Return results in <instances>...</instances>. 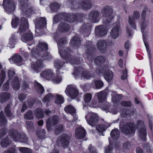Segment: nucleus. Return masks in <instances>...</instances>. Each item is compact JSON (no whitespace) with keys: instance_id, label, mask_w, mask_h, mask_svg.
Listing matches in <instances>:
<instances>
[{"instance_id":"7ed1b4c3","label":"nucleus","mask_w":153,"mask_h":153,"mask_svg":"<svg viewBox=\"0 0 153 153\" xmlns=\"http://www.w3.org/2000/svg\"><path fill=\"white\" fill-rule=\"evenodd\" d=\"M113 12L112 8L109 6H105L102 8L101 13L105 17L103 20L106 23L110 22L114 18Z\"/></svg>"},{"instance_id":"5701e85b","label":"nucleus","mask_w":153,"mask_h":153,"mask_svg":"<svg viewBox=\"0 0 153 153\" xmlns=\"http://www.w3.org/2000/svg\"><path fill=\"white\" fill-rule=\"evenodd\" d=\"M92 3L90 0H83L81 3L82 8L85 10L91 9L92 7Z\"/></svg>"},{"instance_id":"0e129e2a","label":"nucleus","mask_w":153,"mask_h":153,"mask_svg":"<svg viewBox=\"0 0 153 153\" xmlns=\"http://www.w3.org/2000/svg\"><path fill=\"white\" fill-rule=\"evenodd\" d=\"M122 75L121 76V78L122 79L124 80L127 78V71L126 69H125L122 73Z\"/></svg>"},{"instance_id":"0eeeda50","label":"nucleus","mask_w":153,"mask_h":153,"mask_svg":"<svg viewBox=\"0 0 153 153\" xmlns=\"http://www.w3.org/2000/svg\"><path fill=\"white\" fill-rule=\"evenodd\" d=\"M120 19L119 17H117V23L114 24V26L111 32V36L114 39H117L119 36L120 31Z\"/></svg>"},{"instance_id":"c756f323","label":"nucleus","mask_w":153,"mask_h":153,"mask_svg":"<svg viewBox=\"0 0 153 153\" xmlns=\"http://www.w3.org/2000/svg\"><path fill=\"white\" fill-rule=\"evenodd\" d=\"M106 59L105 56L100 55L94 59V62L97 65H100L104 63Z\"/></svg>"},{"instance_id":"603ef678","label":"nucleus","mask_w":153,"mask_h":153,"mask_svg":"<svg viewBox=\"0 0 153 153\" xmlns=\"http://www.w3.org/2000/svg\"><path fill=\"white\" fill-rule=\"evenodd\" d=\"M20 8L22 10H24V8H26L27 7V1H21L19 3Z\"/></svg>"},{"instance_id":"5fc2aeb1","label":"nucleus","mask_w":153,"mask_h":153,"mask_svg":"<svg viewBox=\"0 0 153 153\" xmlns=\"http://www.w3.org/2000/svg\"><path fill=\"white\" fill-rule=\"evenodd\" d=\"M59 6L58 3L55 2L50 5V8L53 11H56L59 8Z\"/></svg>"},{"instance_id":"09e8293b","label":"nucleus","mask_w":153,"mask_h":153,"mask_svg":"<svg viewBox=\"0 0 153 153\" xmlns=\"http://www.w3.org/2000/svg\"><path fill=\"white\" fill-rule=\"evenodd\" d=\"M19 150L22 153H32L31 150L26 147H20L19 148Z\"/></svg>"},{"instance_id":"de8ad7c7","label":"nucleus","mask_w":153,"mask_h":153,"mask_svg":"<svg viewBox=\"0 0 153 153\" xmlns=\"http://www.w3.org/2000/svg\"><path fill=\"white\" fill-rule=\"evenodd\" d=\"M95 84V88L97 89L100 88L103 86V82L101 80H95L94 81Z\"/></svg>"},{"instance_id":"052dcab7","label":"nucleus","mask_w":153,"mask_h":153,"mask_svg":"<svg viewBox=\"0 0 153 153\" xmlns=\"http://www.w3.org/2000/svg\"><path fill=\"white\" fill-rule=\"evenodd\" d=\"M14 72L11 70H9L8 72V76L9 78V79L7 80V84L9 83L10 80L11 79L13 76L14 75Z\"/></svg>"},{"instance_id":"680f3d73","label":"nucleus","mask_w":153,"mask_h":153,"mask_svg":"<svg viewBox=\"0 0 153 153\" xmlns=\"http://www.w3.org/2000/svg\"><path fill=\"white\" fill-rule=\"evenodd\" d=\"M53 97L51 94H48L43 99V102H48L51 100Z\"/></svg>"},{"instance_id":"39448f33","label":"nucleus","mask_w":153,"mask_h":153,"mask_svg":"<svg viewBox=\"0 0 153 153\" xmlns=\"http://www.w3.org/2000/svg\"><path fill=\"white\" fill-rule=\"evenodd\" d=\"M88 123L92 126H94L98 121V117L96 114L90 112L85 117Z\"/></svg>"},{"instance_id":"4468645a","label":"nucleus","mask_w":153,"mask_h":153,"mask_svg":"<svg viewBox=\"0 0 153 153\" xmlns=\"http://www.w3.org/2000/svg\"><path fill=\"white\" fill-rule=\"evenodd\" d=\"M21 24L17 32L20 33L25 32L28 28V23L27 19L24 17H22L21 20Z\"/></svg>"},{"instance_id":"cd10ccee","label":"nucleus","mask_w":153,"mask_h":153,"mask_svg":"<svg viewBox=\"0 0 153 153\" xmlns=\"http://www.w3.org/2000/svg\"><path fill=\"white\" fill-rule=\"evenodd\" d=\"M10 97V93L7 92L1 93L0 95V102L2 103L8 100Z\"/></svg>"},{"instance_id":"423d86ee","label":"nucleus","mask_w":153,"mask_h":153,"mask_svg":"<svg viewBox=\"0 0 153 153\" xmlns=\"http://www.w3.org/2000/svg\"><path fill=\"white\" fill-rule=\"evenodd\" d=\"M137 127L138 128H140L139 131L140 137L143 140H145L146 136V131L144 123L142 121L138 120Z\"/></svg>"},{"instance_id":"f257e3e1","label":"nucleus","mask_w":153,"mask_h":153,"mask_svg":"<svg viewBox=\"0 0 153 153\" xmlns=\"http://www.w3.org/2000/svg\"><path fill=\"white\" fill-rule=\"evenodd\" d=\"M67 42V38L66 37H64L60 39L58 43L59 52L61 56L62 57L64 58L67 62L70 61L72 64H77L79 63L80 61V59H76V58L73 59L71 57V56L69 54V52L71 51L69 49L67 48L62 51H60L61 47L62 46V44H65Z\"/></svg>"},{"instance_id":"ea45409f","label":"nucleus","mask_w":153,"mask_h":153,"mask_svg":"<svg viewBox=\"0 0 153 153\" xmlns=\"http://www.w3.org/2000/svg\"><path fill=\"white\" fill-rule=\"evenodd\" d=\"M111 135L112 138L115 140L117 139L119 137V131L117 129L112 130L111 133Z\"/></svg>"},{"instance_id":"f3484780","label":"nucleus","mask_w":153,"mask_h":153,"mask_svg":"<svg viewBox=\"0 0 153 153\" xmlns=\"http://www.w3.org/2000/svg\"><path fill=\"white\" fill-rule=\"evenodd\" d=\"M107 43L103 40H99L97 43L98 49L102 53H105L106 51Z\"/></svg>"},{"instance_id":"7c9ffc66","label":"nucleus","mask_w":153,"mask_h":153,"mask_svg":"<svg viewBox=\"0 0 153 153\" xmlns=\"http://www.w3.org/2000/svg\"><path fill=\"white\" fill-rule=\"evenodd\" d=\"M22 59L21 56L19 55L16 54L13 56L12 58L10 59V61L12 64L19 63L22 62Z\"/></svg>"},{"instance_id":"f03ea898","label":"nucleus","mask_w":153,"mask_h":153,"mask_svg":"<svg viewBox=\"0 0 153 153\" xmlns=\"http://www.w3.org/2000/svg\"><path fill=\"white\" fill-rule=\"evenodd\" d=\"M75 72L73 74H77L79 73L81 74V79H90L94 77V75L92 71H87L81 67L77 66L75 67Z\"/></svg>"},{"instance_id":"3c124183","label":"nucleus","mask_w":153,"mask_h":153,"mask_svg":"<svg viewBox=\"0 0 153 153\" xmlns=\"http://www.w3.org/2000/svg\"><path fill=\"white\" fill-rule=\"evenodd\" d=\"M6 120L2 112H0V125H4L6 123Z\"/></svg>"},{"instance_id":"a19ab883","label":"nucleus","mask_w":153,"mask_h":153,"mask_svg":"<svg viewBox=\"0 0 153 153\" xmlns=\"http://www.w3.org/2000/svg\"><path fill=\"white\" fill-rule=\"evenodd\" d=\"M64 110L65 112L71 114L74 113L76 112L75 109L71 105H68L65 107L64 108Z\"/></svg>"},{"instance_id":"4be33fe9","label":"nucleus","mask_w":153,"mask_h":153,"mask_svg":"<svg viewBox=\"0 0 153 153\" xmlns=\"http://www.w3.org/2000/svg\"><path fill=\"white\" fill-rule=\"evenodd\" d=\"M146 12L145 11H143L141 14V17H142L141 27V31L143 33V38L144 37V34L143 33V30L144 29L149 25V22L147 20L144 19L146 17Z\"/></svg>"},{"instance_id":"1a4fd4ad","label":"nucleus","mask_w":153,"mask_h":153,"mask_svg":"<svg viewBox=\"0 0 153 153\" xmlns=\"http://www.w3.org/2000/svg\"><path fill=\"white\" fill-rule=\"evenodd\" d=\"M70 140L69 137L66 134H63L60 136L57 139V144L63 148L67 147Z\"/></svg>"},{"instance_id":"aec40b11","label":"nucleus","mask_w":153,"mask_h":153,"mask_svg":"<svg viewBox=\"0 0 153 153\" xmlns=\"http://www.w3.org/2000/svg\"><path fill=\"white\" fill-rule=\"evenodd\" d=\"M41 76L48 80L51 79L53 75V73L52 70L50 69L45 70L41 74Z\"/></svg>"},{"instance_id":"c03bdc74","label":"nucleus","mask_w":153,"mask_h":153,"mask_svg":"<svg viewBox=\"0 0 153 153\" xmlns=\"http://www.w3.org/2000/svg\"><path fill=\"white\" fill-rule=\"evenodd\" d=\"M90 45H88L86 46V48H87V51L86 52L88 54H91V53L93 52L94 50L95 49L94 47L93 46L90 42H88Z\"/></svg>"},{"instance_id":"c9c22d12","label":"nucleus","mask_w":153,"mask_h":153,"mask_svg":"<svg viewBox=\"0 0 153 153\" xmlns=\"http://www.w3.org/2000/svg\"><path fill=\"white\" fill-rule=\"evenodd\" d=\"M11 84L13 87L16 90H18L19 89L20 86L17 77H14V78Z\"/></svg>"},{"instance_id":"6e6d98bb","label":"nucleus","mask_w":153,"mask_h":153,"mask_svg":"<svg viewBox=\"0 0 153 153\" xmlns=\"http://www.w3.org/2000/svg\"><path fill=\"white\" fill-rule=\"evenodd\" d=\"M19 19L17 18L12 19L11 22L12 27L13 28H16L17 25L19 24Z\"/></svg>"},{"instance_id":"864d4df0","label":"nucleus","mask_w":153,"mask_h":153,"mask_svg":"<svg viewBox=\"0 0 153 153\" xmlns=\"http://www.w3.org/2000/svg\"><path fill=\"white\" fill-rule=\"evenodd\" d=\"M52 82L56 84H58L60 83L62 80V78L60 76H58L54 78L53 79L52 78L51 79Z\"/></svg>"},{"instance_id":"bb28decb","label":"nucleus","mask_w":153,"mask_h":153,"mask_svg":"<svg viewBox=\"0 0 153 153\" xmlns=\"http://www.w3.org/2000/svg\"><path fill=\"white\" fill-rule=\"evenodd\" d=\"M95 94L97 95V96L99 102H102L105 100L107 95V93L106 91L105 90L97 93Z\"/></svg>"},{"instance_id":"393cba45","label":"nucleus","mask_w":153,"mask_h":153,"mask_svg":"<svg viewBox=\"0 0 153 153\" xmlns=\"http://www.w3.org/2000/svg\"><path fill=\"white\" fill-rule=\"evenodd\" d=\"M70 29V26L67 23L61 22L59 25L58 30L61 32H65L68 31Z\"/></svg>"},{"instance_id":"412c9836","label":"nucleus","mask_w":153,"mask_h":153,"mask_svg":"<svg viewBox=\"0 0 153 153\" xmlns=\"http://www.w3.org/2000/svg\"><path fill=\"white\" fill-rule=\"evenodd\" d=\"M43 66L42 61L41 60H38L36 62L32 63L31 67L34 70L38 73L40 71L41 68Z\"/></svg>"},{"instance_id":"6e6552de","label":"nucleus","mask_w":153,"mask_h":153,"mask_svg":"<svg viewBox=\"0 0 153 153\" xmlns=\"http://www.w3.org/2000/svg\"><path fill=\"white\" fill-rule=\"evenodd\" d=\"M66 94L71 98L76 97L79 94V92L76 88L73 85H68L65 90Z\"/></svg>"},{"instance_id":"f8f14e48","label":"nucleus","mask_w":153,"mask_h":153,"mask_svg":"<svg viewBox=\"0 0 153 153\" xmlns=\"http://www.w3.org/2000/svg\"><path fill=\"white\" fill-rule=\"evenodd\" d=\"M3 4L4 9L7 11L11 12L15 8V4L11 0H4Z\"/></svg>"},{"instance_id":"a878e982","label":"nucleus","mask_w":153,"mask_h":153,"mask_svg":"<svg viewBox=\"0 0 153 153\" xmlns=\"http://www.w3.org/2000/svg\"><path fill=\"white\" fill-rule=\"evenodd\" d=\"M33 38V36L30 31L25 33L22 36L21 39L23 42H26L32 40Z\"/></svg>"},{"instance_id":"4c0bfd02","label":"nucleus","mask_w":153,"mask_h":153,"mask_svg":"<svg viewBox=\"0 0 153 153\" xmlns=\"http://www.w3.org/2000/svg\"><path fill=\"white\" fill-rule=\"evenodd\" d=\"M109 126V125L105 124H100L96 126V130L99 132H102Z\"/></svg>"},{"instance_id":"338daca9","label":"nucleus","mask_w":153,"mask_h":153,"mask_svg":"<svg viewBox=\"0 0 153 153\" xmlns=\"http://www.w3.org/2000/svg\"><path fill=\"white\" fill-rule=\"evenodd\" d=\"M7 133L6 130L5 129H2L0 130V138H1Z\"/></svg>"},{"instance_id":"e433bc0d","label":"nucleus","mask_w":153,"mask_h":153,"mask_svg":"<svg viewBox=\"0 0 153 153\" xmlns=\"http://www.w3.org/2000/svg\"><path fill=\"white\" fill-rule=\"evenodd\" d=\"M34 87L36 91L39 94H42L44 91V89L42 86L38 82H35Z\"/></svg>"},{"instance_id":"79ce46f5","label":"nucleus","mask_w":153,"mask_h":153,"mask_svg":"<svg viewBox=\"0 0 153 153\" xmlns=\"http://www.w3.org/2000/svg\"><path fill=\"white\" fill-rule=\"evenodd\" d=\"M10 104L7 105L4 109L6 114L8 117H11L13 115V114L10 110Z\"/></svg>"},{"instance_id":"b1692460","label":"nucleus","mask_w":153,"mask_h":153,"mask_svg":"<svg viewBox=\"0 0 153 153\" xmlns=\"http://www.w3.org/2000/svg\"><path fill=\"white\" fill-rule=\"evenodd\" d=\"M36 27H39L40 28L45 27L46 25L47 22L45 19L44 18H40L34 22Z\"/></svg>"},{"instance_id":"37998d69","label":"nucleus","mask_w":153,"mask_h":153,"mask_svg":"<svg viewBox=\"0 0 153 153\" xmlns=\"http://www.w3.org/2000/svg\"><path fill=\"white\" fill-rule=\"evenodd\" d=\"M24 118L26 120H31L33 118L32 112L30 111H28L25 113L24 116Z\"/></svg>"},{"instance_id":"ddd939ff","label":"nucleus","mask_w":153,"mask_h":153,"mask_svg":"<svg viewBox=\"0 0 153 153\" xmlns=\"http://www.w3.org/2000/svg\"><path fill=\"white\" fill-rule=\"evenodd\" d=\"M59 122L58 117L57 116H54L49 118L46 121V125L48 131L51 129V126H54L57 124Z\"/></svg>"},{"instance_id":"a18cd8bd","label":"nucleus","mask_w":153,"mask_h":153,"mask_svg":"<svg viewBox=\"0 0 153 153\" xmlns=\"http://www.w3.org/2000/svg\"><path fill=\"white\" fill-rule=\"evenodd\" d=\"M16 37L14 36H12L11 38L9 39V46L11 48H13L15 47Z\"/></svg>"},{"instance_id":"72a5a7b5","label":"nucleus","mask_w":153,"mask_h":153,"mask_svg":"<svg viewBox=\"0 0 153 153\" xmlns=\"http://www.w3.org/2000/svg\"><path fill=\"white\" fill-rule=\"evenodd\" d=\"M48 49V45L45 43L39 42L37 45V50L39 51H46Z\"/></svg>"},{"instance_id":"c85d7f7f","label":"nucleus","mask_w":153,"mask_h":153,"mask_svg":"<svg viewBox=\"0 0 153 153\" xmlns=\"http://www.w3.org/2000/svg\"><path fill=\"white\" fill-rule=\"evenodd\" d=\"M64 64V62H62L59 60H56L54 62V65L55 67L58 69L56 71L58 72V73H61L60 70L62 68Z\"/></svg>"},{"instance_id":"58836bf2","label":"nucleus","mask_w":153,"mask_h":153,"mask_svg":"<svg viewBox=\"0 0 153 153\" xmlns=\"http://www.w3.org/2000/svg\"><path fill=\"white\" fill-rule=\"evenodd\" d=\"M55 96V102L56 103L60 104L64 102V98L62 95L56 94Z\"/></svg>"},{"instance_id":"2eb2a0df","label":"nucleus","mask_w":153,"mask_h":153,"mask_svg":"<svg viewBox=\"0 0 153 153\" xmlns=\"http://www.w3.org/2000/svg\"><path fill=\"white\" fill-rule=\"evenodd\" d=\"M9 135L15 141L18 142L21 139V136L18 131L14 129L10 130L9 132Z\"/></svg>"},{"instance_id":"8fccbe9b","label":"nucleus","mask_w":153,"mask_h":153,"mask_svg":"<svg viewBox=\"0 0 153 153\" xmlns=\"http://www.w3.org/2000/svg\"><path fill=\"white\" fill-rule=\"evenodd\" d=\"M5 72L3 70H2L0 74V87L5 79Z\"/></svg>"},{"instance_id":"774afa93","label":"nucleus","mask_w":153,"mask_h":153,"mask_svg":"<svg viewBox=\"0 0 153 153\" xmlns=\"http://www.w3.org/2000/svg\"><path fill=\"white\" fill-rule=\"evenodd\" d=\"M16 150L13 147L5 151L4 153H15Z\"/></svg>"},{"instance_id":"4d7b16f0","label":"nucleus","mask_w":153,"mask_h":153,"mask_svg":"<svg viewBox=\"0 0 153 153\" xmlns=\"http://www.w3.org/2000/svg\"><path fill=\"white\" fill-rule=\"evenodd\" d=\"M113 148V146L112 144H110L109 145L105 148V153H112V149Z\"/></svg>"},{"instance_id":"13d9d810","label":"nucleus","mask_w":153,"mask_h":153,"mask_svg":"<svg viewBox=\"0 0 153 153\" xmlns=\"http://www.w3.org/2000/svg\"><path fill=\"white\" fill-rule=\"evenodd\" d=\"M92 96L90 93H87L84 96V100L85 102H89L91 100Z\"/></svg>"},{"instance_id":"69168bd1","label":"nucleus","mask_w":153,"mask_h":153,"mask_svg":"<svg viewBox=\"0 0 153 153\" xmlns=\"http://www.w3.org/2000/svg\"><path fill=\"white\" fill-rule=\"evenodd\" d=\"M121 105L125 107H131V104L130 101H123L121 103Z\"/></svg>"},{"instance_id":"dca6fc26","label":"nucleus","mask_w":153,"mask_h":153,"mask_svg":"<svg viewBox=\"0 0 153 153\" xmlns=\"http://www.w3.org/2000/svg\"><path fill=\"white\" fill-rule=\"evenodd\" d=\"M85 131L82 127H79L76 129L75 136L77 138L82 139L85 137Z\"/></svg>"},{"instance_id":"f704fd0d","label":"nucleus","mask_w":153,"mask_h":153,"mask_svg":"<svg viewBox=\"0 0 153 153\" xmlns=\"http://www.w3.org/2000/svg\"><path fill=\"white\" fill-rule=\"evenodd\" d=\"M104 77L107 82H109L113 77V72L110 70L106 71L104 74Z\"/></svg>"},{"instance_id":"473e14b6","label":"nucleus","mask_w":153,"mask_h":153,"mask_svg":"<svg viewBox=\"0 0 153 153\" xmlns=\"http://www.w3.org/2000/svg\"><path fill=\"white\" fill-rule=\"evenodd\" d=\"M11 143V141L8 137L3 138L0 142L1 146L4 148H6L9 146Z\"/></svg>"},{"instance_id":"bf43d9fd","label":"nucleus","mask_w":153,"mask_h":153,"mask_svg":"<svg viewBox=\"0 0 153 153\" xmlns=\"http://www.w3.org/2000/svg\"><path fill=\"white\" fill-rule=\"evenodd\" d=\"M26 125L28 130L32 131L33 130V123L29 121L26 122Z\"/></svg>"},{"instance_id":"9b49d317","label":"nucleus","mask_w":153,"mask_h":153,"mask_svg":"<svg viewBox=\"0 0 153 153\" xmlns=\"http://www.w3.org/2000/svg\"><path fill=\"white\" fill-rule=\"evenodd\" d=\"M99 11L94 10L91 11L88 15V19L92 22L96 23L99 21Z\"/></svg>"},{"instance_id":"9d476101","label":"nucleus","mask_w":153,"mask_h":153,"mask_svg":"<svg viewBox=\"0 0 153 153\" xmlns=\"http://www.w3.org/2000/svg\"><path fill=\"white\" fill-rule=\"evenodd\" d=\"M135 130V127L134 125L128 123L124 125L122 129V131L125 134L133 135Z\"/></svg>"},{"instance_id":"6ab92c4d","label":"nucleus","mask_w":153,"mask_h":153,"mask_svg":"<svg viewBox=\"0 0 153 153\" xmlns=\"http://www.w3.org/2000/svg\"><path fill=\"white\" fill-rule=\"evenodd\" d=\"M95 33L97 35L102 36L106 34L107 30L105 27L100 25L96 27Z\"/></svg>"},{"instance_id":"49530a36","label":"nucleus","mask_w":153,"mask_h":153,"mask_svg":"<svg viewBox=\"0 0 153 153\" xmlns=\"http://www.w3.org/2000/svg\"><path fill=\"white\" fill-rule=\"evenodd\" d=\"M35 111L36 115L38 117L42 118L43 117V111L42 109L37 108L35 110Z\"/></svg>"},{"instance_id":"e2e57ef3","label":"nucleus","mask_w":153,"mask_h":153,"mask_svg":"<svg viewBox=\"0 0 153 153\" xmlns=\"http://www.w3.org/2000/svg\"><path fill=\"white\" fill-rule=\"evenodd\" d=\"M63 127L62 125H60L57 128H56L54 130L56 134H58L60 133L63 130Z\"/></svg>"},{"instance_id":"2f4dec72","label":"nucleus","mask_w":153,"mask_h":153,"mask_svg":"<svg viewBox=\"0 0 153 153\" xmlns=\"http://www.w3.org/2000/svg\"><path fill=\"white\" fill-rule=\"evenodd\" d=\"M80 39L79 38L74 36L71 41L70 45L78 47L81 45Z\"/></svg>"},{"instance_id":"a211bd4d","label":"nucleus","mask_w":153,"mask_h":153,"mask_svg":"<svg viewBox=\"0 0 153 153\" xmlns=\"http://www.w3.org/2000/svg\"><path fill=\"white\" fill-rule=\"evenodd\" d=\"M140 16V13L138 11H135L134 13L132 19L131 16H129L128 22L131 27L134 29L136 28L135 24L133 20L137 19Z\"/></svg>"},{"instance_id":"20e7f679","label":"nucleus","mask_w":153,"mask_h":153,"mask_svg":"<svg viewBox=\"0 0 153 153\" xmlns=\"http://www.w3.org/2000/svg\"><path fill=\"white\" fill-rule=\"evenodd\" d=\"M77 19L76 15H69L67 13H60L55 16L54 18V21L57 22L59 20L63 19L70 23L76 21Z\"/></svg>"}]
</instances>
